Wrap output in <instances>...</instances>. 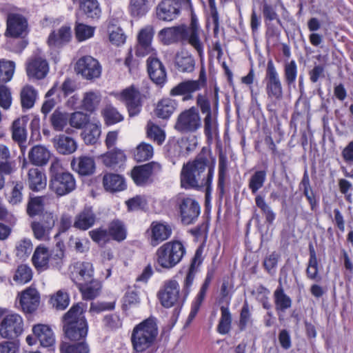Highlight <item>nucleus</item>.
I'll list each match as a JSON object with an SVG mask.
<instances>
[{
	"mask_svg": "<svg viewBox=\"0 0 353 353\" xmlns=\"http://www.w3.org/2000/svg\"><path fill=\"white\" fill-rule=\"evenodd\" d=\"M210 150L203 147L194 160L183 164L180 174L181 188L196 190L205 188L206 196L211 193L215 159L210 163Z\"/></svg>",
	"mask_w": 353,
	"mask_h": 353,
	"instance_id": "nucleus-1",
	"label": "nucleus"
},
{
	"mask_svg": "<svg viewBox=\"0 0 353 353\" xmlns=\"http://www.w3.org/2000/svg\"><path fill=\"white\" fill-rule=\"evenodd\" d=\"M49 188L59 196L67 195L77 187L74 175L65 171L60 160L54 159L49 168Z\"/></svg>",
	"mask_w": 353,
	"mask_h": 353,
	"instance_id": "nucleus-2",
	"label": "nucleus"
},
{
	"mask_svg": "<svg viewBox=\"0 0 353 353\" xmlns=\"http://www.w3.org/2000/svg\"><path fill=\"white\" fill-rule=\"evenodd\" d=\"M268 99L267 110L276 114L280 108V101L283 97L282 82L272 59L268 61L264 78Z\"/></svg>",
	"mask_w": 353,
	"mask_h": 353,
	"instance_id": "nucleus-3",
	"label": "nucleus"
},
{
	"mask_svg": "<svg viewBox=\"0 0 353 353\" xmlns=\"http://www.w3.org/2000/svg\"><path fill=\"white\" fill-rule=\"evenodd\" d=\"M158 326L154 317H149L137 325L131 334L133 349L137 352H143L150 348L158 335Z\"/></svg>",
	"mask_w": 353,
	"mask_h": 353,
	"instance_id": "nucleus-4",
	"label": "nucleus"
},
{
	"mask_svg": "<svg viewBox=\"0 0 353 353\" xmlns=\"http://www.w3.org/2000/svg\"><path fill=\"white\" fill-rule=\"evenodd\" d=\"M63 331L65 336L71 341L85 339L88 326L83 309L79 303L73 305L63 316Z\"/></svg>",
	"mask_w": 353,
	"mask_h": 353,
	"instance_id": "nucleus-5",
	"label": "nucleus"
},
{
	"mask_svg": "<svg viewBox=\"0 0 353 353\" xmlns=\"http://www.w3.org/2000/svg\"><path fill=\"white\" fill-rule=\"evenodd\" d=\"M185 254V248L179 241L167 242L160 246L156 252L159 265H177Z\"/></svg>",
	"mask_w": 353,
	"mask_h": 353,
	"instance_id": "nucleus-6",
	"label": "nucleus"
},
{
	"mask_svg": "<svg viewBox=\"0 0 353 353\" xmlns=\"http://www.w3.org/2000/svg\"><path fill=\"white\" fill-rule=\"evenodd\" d=\"M174 199L183 224L188 225L195 223L201 213L199 202L184 194H177Z\"/></svg>",
	"mask_w": 353,
	"mask_h": 353,
	"instance_id": "nucleus-7",
	"label": "nucleus"
},
{
	"mask_svg": "<svg viewBox=\"0 0 353 353\" xmlns=\"http://www.w3.org/2000/svg\"><path fill=\"white\" fill-rule=\"evenodd\" d=\"M178 275L171 279L166 280L158 292V297L161 304L166 308L176 305L183 304V294L180 292L179 282L176 279Z\"/></svg>",
	"mask_w": 353,
	"mask_h": 353,
	"instance_id": "nucleus-8",
	"label": "nucleus"
},
{
	"mask_svg": "<svg viewBox=\"0 0 353 353\" xmlns=\"http://www.w3.org/2000/svg\"><path fill=\"white\" fill-rule=\"evenodd\" d=\"M118 101L124 103L130 117L138 115L142 108V97L139 90L132 85L121 92L110 93Z\"/></svg>",
	"mask_w": 353,
	"mask_h": 353,
	"instance_id": "nucleus-9",
	"label": "nucleus"
},
{
	"mask_svg": "<svg viewBox=\"0 0 353 353\" xmlns=\"http://www.w3.org/2000/svg\"><path fill=\"white\" fill-rule=\"evenodd\" d=\"M201 125V117L199 110L192 107L179 114L174 128L181 134H188L196 132Z\"/></svg>",
	"mask_w": 353,
	"mask_h": 353,
	"instance_id": "nucleus-10",
	"label": "nucleus"
},
{
	"mask_svg": "<svg viewBox=\"0 0 353 353\" xmlns=\"http://www.w3.org/2000/svg\"><path fill=\"white\" fill-rule=\"evenodd\" d=\"M24 330V323L21 315L12 313L5 316L0 323V336L5 339L13 340Z\"/></svg>",
	"mask_w": 353,
	"mask_h": 353,
	"instance_id": "nucleus-11",
	"label": "nucleus"
},
{
	"mask_svg": "<svg viewBox=\"0 0 353 353\" xmlns=\"http://www.w3.org/2000/svg\"><path fill=\"white\" fill-rule=\"evenodd\" d=\"M74 70L86 80H94L100 77L102 67L99 61L91 56H83L76 63Z\"/></svg>",
	"mask_w": 353,
	"mask_h": 353,
	"instance_id": "nucleus-12",
	"label": "nucleus"
},
{
	"mask_svg": "<svg viewBox=\"0 0 353 353\" xmlns=\"http://www.w3.org/2000/svg\"><path fill=\"white\" fill-rule=\"evenodd\" d=\"M57 217L52 212H45L39 221H34L31 223V229L34 237L41 241H47L50 239V232L54 227Z\"/></svg>",
	"mask_w": 353,
	"mask_h": 353,
	"instance_id": "nucleus-13",
	"label": "nucleus"
},
{
	"mask_svg": "<svg viewBox=\"0 0 353 353\" xmlns=\"http://www.w3.org/2000/svg\"><path fill=\"white\" fill-rule=\"evenodd\" d=\"M154 30L148 26L140 30L137 37V44L134 47V54L138 57H144L150 54H154V50L152 42L154 37Z\"/></svg>",
	"mask_w": 353,
	"mask_h": 353,
	"instance_id": "nucleus-14",
	"label": "nucleus"
},
{
	"mask_svg": "<svg viewBox=\"0 0 353 353\" xmlns=\"http://www.w3.org/2000/svg\"><path fill=\"white\" fill-rule=\"evenodd\" d=\"M162 170L161 165L152 161L137 166L132 170V178L138 185H143L150 181V177L159 174Z\"/></svg>",
	"mask_w": 353,
	"mask_h": 353,
	"instance_id": "nucleus-15",
	"label": "nucleus"
},
{
	"mask_svg": "<svg viewBox=\"0 0 353 353\" xmlns=\"http://www.w3.org/2000/svg\"><path fill=\"white\" fill-rule=\"evenodd\" d=\"M28 21L26 19L19 14H10L7 19L6 37L19 38L23 37L28 33Z\"/></svg>",
	"mask_w": 353,
	"mask_h": 353,
	"instance_id": "nucleus-16",
	"label": "nucleus"
},
{
	"mask_svg": "<svg viewBox=\"0 0 353 353\" xmlns=\"http://www.w3.org/2000/svg\"><path fill=\"white\" fill-rule=\"evenodd\" d=\"M159 37L161 41L165 45H170L178 41H187L189 43L187 26L185 25L163 28L159 32Z\"/></svg>",
	"mask_w": 353,
	"mask_h": 353,
	"instance_id": "nucleus-17",
	"label": "nucleus"
},
{
	"mask_svg": "<svg viewBox=\"0 0 353 353\" xmlns=\"http://www.w3.org/2000/svg\"><path fill=\"white\" fill-rule=\"evenodd\" d=\"M147 232L150 245L155 247L171 236L172 228L165 223L153 221Z\"/></svg>",
	"mask_w": 353,
	"mask_h": 353,
	"instance_id": "nucleus-18",
	"label": "nucleus"
},
{
	"mask_svg": "<svg viewBox=\"0 0 353 353\" xmlns=\"http://www.w3.org/2000/svg\"><path fill=\"white\" fill-rule=\"evenodd\" d=\"M48 70V63L41 57L33 56L27 63L26 72L29 77L42 79L47 75Z\"/></svg>",
	"mask_w": 353,
	"mask_h": 353,
	"instance_id": "nucleus-19",
	"label": "nucleus"
},
{
	"mask_svg": "<svg viewBox=\"0 0 353 353\" xmlns=\"http://www.w3.org/2000/svg\"><path fill=\"white\" fill-rule=\"evenodd\" d=\"M40 296L35 288H28L19 296V303L22 310L26 313H32L39 307Z\"/></svg>",
	"mask_w": 353,
	"mask_h": 353,
	"instance_id": "nucleus-20",
	"label": "nucleus"
},
{
	"mask_svg": "<svg viewBox=\"0 0 353 353\" xmlns=\"http://www.w3.org/2000/svg\"><path fill=\"white\" fill-rule=\"evenodd\" d=\"M148 72L152 81L156 84L162 85L166 81V70L161 61L153 56L147 60Z\"/></svg>",
	"mask_w": 353,
	"mask_h": 353,
	"instance_id": "nucleus-21",
	"label": "nucleus"
},
{
	"mask_svg": "<svg viewBox=\"0 0 353 353\" xmlns=\"http://www.w3.org/2000/svg\"><path fill=\"white\" fill-rule=\"evenodd\" d=\"M51 155V152L46 146L38 144L30 148L28 152V158L32 165L44 166L48 163Z\"/></svg>",
	"mask_w": 353,
	"mask_h": 353,
	"instance_id": "nucleus-22",
	"label": "nucleus"
},
{
	"mask_svg": "<svg viewBox=\"0 0 353 353\" xmlns=\"http://www.w3.org/2000/svg\"><path fill=\"white\" fill-rule=\"evenodd\" d=\"M200 90L199 84L193 80L182 81L173 87L170 94L171 96H183V101L191 100L193 98V93Z\"/></svg>",
	"mask_w": 353,
	"mask_h": 353,
	"instance_id": "nucleus-23",
	"label": "nucleus"
},
{
	"mask_svg": "<svg viewBox=\"0 0 353 353\" xmlns=\"http://www.w3.org/2000/svg\"><path fill=\"white\" fill-rule=\"evenodd\" d=\"M72 169L82 176H89L95 171V162L92 157L88 156H80L74 158L71 161Z\"/></svg>",
	"mask_w": 353,
	"mask_h": 353,
	"instance_id": "nucleus-24",
	"label": "nucleus"
},
{
	"mask_svg": "<svg viewBox=\"0 0 353 353\" xmlns=\"http://www.w3.org/2000/svg\"><path fill=\"white\" fill-rule=\"evenodd\" d=\"M174 65L180 72H192L195 68V60L188 52L181 51L175 55Z\"/></svg>",
	"mask_w": 353,
	"mask_h": 353,
	"instance_id": "nucleus-25",
	"label": "nucleus"
},
{
	"mask_svg": "<svg viewBox=\"0 0 353 353\" xmlns=\"http://www.w3.org/2000/svg\"><path fill=\"white\" fill-rule=\"evenodd\" d=\"M32 332L42 346L50 347L54 344V334L50 326L44 324H38L33 327Z\"/></svg>",
	"mask_w": 353,
	"mask_h": 353,
	"instance_id": "nucleus-26",
	"label": "nucleus"
},
{
	"mask_svg": "<svg viewBox=\"0 0 353 353\" xmlns=\"http://www.w3.org/2000/svg\"><path fill=\"white\" fill-rule=\"evenodd\" d=\"M170 1H162L157 8V16L163 21H170L174 19L179 14V8L176 3L171 5Z\"/></svg>",
	"mask_w": 353,
	"mask_h": 353,
	"instance_id": "nucleus-27",
	"label": "nucleus"
},
{
	"mask_svg": "<svg viewBox=\"0 0 353 353\" xmlns=\"http://www.w3.org/2000/svg\"><path fill=\"white\" fill-rule=\"evenodd\" d=\"M96 221V215L90 208H84L76 216L73 226L81 230H86L92 227Z\"/></svg>",
	"mask_w": 353,
	"mask_h": 353,
	"instance_id": "nucleus-28",
	"label": "nucleus"
},
{
	"mask_svg": "<svg viewBox=\"0 0 353 353\" xmlns=\"http://www.w3.org/2000/svg\"><path fill=\"white\" fill-rule=\"evenodd\" d=\"M56 150L61 154H70L77 149V143L72 137L65 134H59L54 139Z\"/></svg>",
	"mask_w": 353,
	"mask_h": 353,
	"instance_id": "nucleus-29",
	"label": "nucleus"
},
{
	"mask_svg": "<svg viewBox=\"0 0 353 353\" xmlns=\"http://www.w3.org/2000/svg\"><path fill=\"white\" fill-rule=\"evenodd\" d=\"M189 44L197 52L201 59L203 58V45L199 39V28L197 21L192 19L190 27H187Z\"/></svg>",
	"mask_w": 353,
	"mask_h": 353,
	"instance_id": "nucleus-30",
	"label": "nucleus"
},
{
	"mask_svg": "<svg viewBox=\"0 0 353 353\" xmlns=\"http://www.w3.org/2000/svg\"><path fill=\"white\" fill-rule=\"evenodd\" d=\"M196 146L197 140L195 137L190 140L182 139L171 146L170 152H172L174 156L178 157H184L194 150Z\"/></svg>",
	"mask_w": 353,
	"mask_h": 353,
	"instance_id": "nucleus-31",
	"label": "nucleus"
},
{
	"mask_svg": "<svg viewBox=\"0 0 353 353\" xmlns=\"http://www.w3.org/2000/svg\"><path fill=\"white\" fill-rule=\"evenodd\" d=\"M102 96L98 90H90L83 94L81 108L89 112H93L99 105Z\"/></svg>",
	"mask_w": 353,
	"mask_h": 353,
	"instance_id": "nucleus-32",
	"label": "nucleus"
},
{
	"mask_svg": "<svg viewBox=\"0 0 353 353\" xmlns=\"http://www.w3.org/2000/svg\"><path fill=\"white\" fill-rule=\"evenodd\" d=\"M28 183L30 189L39 191L46 188L47 180L46 175L38 168H31L28 171Z\"/></svg>",
	"mask_w": 353,
	"mask_h": 353,
	"instance_id": "nucleus-33",
	"label": "nucleus"
},
{
	"mask_svg": "<svg viewBox=\"0 0 353 353\" xmlns=\"http://www.w3.org/2000/svg\"><path fill=\"white\" fill-rule=\"evenodd\" d=\"M71 38L69 26H62L57 31H53L49 36L48 43L50 46L59 47L68 43Z\"/></svg>",
	"mask_w": 353,
	"mask_h": 353,
	"instance_id": "nucleus-34",
	"label": "nucleus"
},
{
	"mask_svg": "<svg viewBox=\"0 0 353 353\" xmlns=\"http://www.w3.org/2000/svg\"><path fill=\"white\" fill-rule=\"evenodd\" d=\"M90 283L83 285H77L79 291L82 294L83 299L85 300H92L97 297L101 290V283L97 279L89 281Z\"/></svg>",
	"mask_w": 353,
	"mask_h": 353,
	"instance_id": "nucleus-35",
	"label": "nucleus"
},
{
	"mask_svg": "<svg viewBox=\"0 0 353 353\" xmlns=\"http://www.w3.org/2000/svg\"><path fill=\"white\" fill-rule=\"evenodd\" d=\"M105 189L110 192L122 191L125 188L124 179L119 174H107L103 179Z\"/></svg>",
	"mask_w": 353,
	"mask_h": 353,
	"instance_id": "nucleus-36",
	"label": "nucleus"
},
{
	"mask_svg": "<svg viewBox=\"0 0 353 353\" xmlns=\"http://www.w3.org/2000/svg\"><path fill=\"white\" fill-rule=\"evenodd\" d=\"M70 278L77 285L81 284V281H89L92 279L94 270L92 266H72Z\"/></svg>",
	"mask_w": 353,
	"mask_h": 353,
	"instance_id": "nucleus-37",
	"label": "nucleus"
},
{
	"mask_svg": "<svg viewBox=\"0 0 353 353\" xmlns=\"http://www.w3.org/2000/svg\"><path fill=\"white\" fill-rule=\"evenodd\" d=\"M175 101L165 98L159 101L155 108V114L159 118L163 119H168L174 112L176 108Z\"/></svg>",
	"mask_w": 353,
	"mask_h": 353,
	"instance_id": "nucleus-38",
	"label": "nucleus"
},
{
	"mask_svg": "<svg viewBox=\"0 0 353 353\" xmlns=\"http://www.w3.org/2000/svg\"><path fill=\"white\" fill-rule=\"evenodd\" d=\"M101 115L107 125H112L124 119L123 115L112 104H107L101 110Z\"/></svg>",
	"mask_w": 353,
	"mask_h": 353,
	"instance_id": "nucleus-39",
	"label": "nucleus"
},
{
	"mask_svg": "<svg viewBox=\"0 0 353 353\" xmlns=\"http://www.w3.org/2000/svg\"><path fill=\"white\" fill-rule=\"evenodd\" d=\"M298 75L297 64L294 60L287 61L283 65V77L285 83L289 90L292 87L294 88V84Z\"/></svg>",
	"mask_w": 353,
	"mask_h": 353,
	"instance_id": "nucleus-40",
	"label": "nucleus"
},
{
	"mask_svg": "<svg viewBox=\"0 0 353 353\" xmlns=\"http://www.w3.org/2000/svg\"><path fill=\"white\" fill-rule=\"evenodd\" d=\"M101 159L105 166L114 168L124 163L126 157L122 150L117 149L104 154L101 156Z\"/></svg>",
	"mask_w": 353,
	"mask_h": 353,
	"instance_id": "nucleus-41",
	"label": "nucleus"
},
{
	"mask_svg": "<svg viewBox=\"0 0 353 353\" xmlns=\"http://www.w3.org/2000/svg\"><path fill=\"white\" fill-rule=\"evenodd\" d=\"M101 125L99 123H90L81 133L82 138L86 144L96 143L101 135Z\"/></svg>",
	"mask_w": 353,
	"mask_h": 353,
	"instance_id": "nucleus-42",
	"label": "nucleus"
},
{
	"mask_svg": "<svg viewBox=\"0 0 353 353\" xmlns=\"http://www.w3.org/2000/svg\"><path fill=\"white\" fill-rule=\"evenodd\" d=\"M274 299L276 310L284 312L291 307L292 300L285 294L281 285H279L274 291Z\"/></svg>",
	"mask_w": 353,
	"mask_h": 353,
	"instance_id": "nucleus-43",
	"label": "nucleus"
},
{
	"mask_svg": "<svg viewBox=\"0 0 353 353\" xmlns=\"http://www.w3.org/2000/svg\"><path fill=\"white\" fill-rule=\"evenodd\" d=\"M37 97V91L30 85H25L21 91V102L23 108L33 107Z\"/></svg>",
	"mask_w": 353,
	"mask_h": 353,
	"instance_id": "nucleus-44",
	"label": "nucleus"
},
{
	"mask_svg": "<svg viewBox=\"0 0 353 353\" xmlns=\"http://www.w3.org/2000/svg\"><path fill=\"white\" fill-rule=\"evenodd\" d=\"M154 155V148L152 145L141 142L133 152V156L137 162L145 161L151 159Z\"/></svg>",
	"mask_w": 353,
	"mask_h": 353,
	"instance_id": "nucleus-45",
	"label": "nucleus"
},
{
	"mask_svg": "<svg viewBox=\"0 0 353 353\" xmlns=\"http://www.w3.org/2000/svg\"><path fill=\"white\" fill-rule=\"evenodd\" d=\"M50 122L55 131H63L69 123V114L56 110L50 117Z\"/></svg>",
	"mask_w": 353,
	"mask_h": 353,
	"instance_id": "nucleus-46",
	"label": "nucleus"
},
{
	"mask_svg": "<svg viewBox=\"0 0 353 353\" xmlns=\"http://www.w3.org/2000/svg\"><path fill=\"white\" fill-rule=\"evenodd\" d=\"M27 138V132L23 120L17 119L12 124V139L17 142L23 151L22 143L26 142Z\"/></svg>",
	"mask_w": 353,
	"mask_h": 353,
	"instance_id": "nucleus-47",
	"label": "nucleus"
},
{
	"mask_svg": "<svg viewBox=\"0 0 353 353\" xmlns=\"http://www.w3.org/2000/svg\"><path fill=\"white\" fill-rule=\"evenodd\" d=\"M81 8L88 17L99 19L101 10L97 0H83L81 2Z\"/></svg>",
	"mask_w": 353,
	"mask_h": 353,
	"instance_id": "nucleus-48",
	"label": "nucleus"
},
{
	"mask_svg": "<svg viewBox=\"0 0 353 353\" xmlns=\"http://www.w3.org/2000/svg\"><path fill=\"white\" fill-rule=\"evenodd\" d=\"M50 259L48 248L43 244L37 245L32 256V265H48Z\"/></svg>",
	"mask_w": 353,
	"mask_h": 353,
	"instance_id": "nucleus-49",
	"label": "nucleus"
},
{
	"mask_svg": "<svg viewBox=\"0 0 353 353\" xmlns=\"http://www.w3.org/2000/svg\"><path fill=\"white\" fill-rule=\"evenodd\" d=\"M221 318L217 325V332L221 334H226L231 330L232 316L228 307H221Z\"/></svg>",
	"mask_w": 353,
	"mask_h": 353,
	"instance_id": "nucleus-50",
	"label": "nucleus"
},
{
	"mask_svg": "<svg viewBox=\"0 0 353 353\" xmlns=\"http://www.w3.org/2000/svg\"><path fill=\"white\" fill-rule=\"evenodd\" d=\"M146 133L148 138L156 142L159 145L165 141V134L164 131L152 121H149L147 124Z\"/></svg>",
	"mask_w": 353,
	"mask_h": 353,
	"instance_id": "nucleus-51",
	"label": "nucleus"
},
{
	"mask_svg": "<svg viewBox=\"0 0 353 353\" xmlns=\"http://www.w3.org/2000/svg\"><path fill=\"white\" fill-rule=\"evenodd\" d=\"M32 250V243L30 239L24 238L17 242L15 245L16 256L25 261L28 258Z\"/></svg>",
	"mask_w": 353,
	"mask_h": 353,
	"instance_id": "nucleus-52",
	"label": "nucleus"
},
{
	"mask_svg": "<svg viewBox=\"0 0 353 353\" xmlns=\"http://www.w3.org/2000/svg\"><path fill=\"white\" fill-rule=\"evenodd\" d=\"M266 179L265 170L256 171L250 178L248 188L252 194H256L264 185Z\"/></svg>",
	"mask_w": 353,
	"mask_h": 353,
	"instance_id": "nucleus-53",
	"label": "nucleus"
},
{
	"mask_svg": "<svg viewBox=\"0 0 353 353\" xmlns=\"http://www.w3.org/2000/svg\"><path fill=\"white\" fill-rule=\"evenodd\" d=\"M90 116L82 112H74L69 114V123L71 127L83 129L90 124Z\"/></svg>",
	"mask_w": 353,
	"mask_h": 353,
	"instance_id": "nucleus-54",
	"label": "nucleus"
},
{
	"mask_svg": "<svg viewBox=\"0 0 353 353\" xmlns=\"http://www.w3.org/2000/svg\"><path fill=\"white\" fill-rule=\"evenodd\" d=\"M108 233H110V237L112 239L121 241L126 237V231L123 225L122 222L116 220L112 221L108 227Z\"/></svg>",
	"mask_w": 353,
	"mask_h": 353,
	"instance_id": "nucleus-55",
	"label": "nucleus"
},
{
	"mask_svg": "<svg viewBox=\"0 0 353 353\" xmlns=\"http://www.w3.org/2000/svg\"><path fill=\"white\" fill-rule=\"evenodd\" d=\"M90 347L85 341L69 344L62 343L60 346L61 353H90Z\"/></svg>",
	"mask_w": 353,
	"mask_h": 353,
	"instance_id": "nucleus-56",
	"label": "nucleus"
},
{
	"mask_svg": "<svg viewBox=\"0 0 353 353\" xmlns=\"http://www.w3.org/2000/svg\"><path fill=\"white\" fill-rule=\"evenodd\" d=\"M15 63L12 61L0 60V81H10L14 74Z\"/></svg>",
	"mask_w": 353,
	"mask_h": 353,
	"instance_id": "nucleus-57",
	"label": "nucleus"
},
{
	"mask_svg": "<svg viewBox=\"0 0 353 353\" xmlns=\"http://www.w3.org/2000/svg\"><path fill=\"white\" fill-rule=\"evenodd\" d=\"M70 298L67 292L63 290H59L55 294L52 296L50 303L57 310H63L69 305Z\"/></svg>",
	"mask_w": 353,
	"mask_h": 353,
	"instance_id": "nucleus-58",
	"label": "nucleus"
},
{
	"mask_svg": "<svg viewBox=\"0 0 353 353\" xmlns=\"http://www.w3.org/2000/svg\"><path fill=\"white\" fill-rule=\"evenodd\" d=\"M108 31L109 32V39L112 44L119 46L125 42L126 37L120 27L110 24L108 27Z\"/></svg>",
	"mask_w": 353,
	"mask_h": 353,
	"instance_id": "nucleus-59",
	"label": "nucleus"
},
{
	"mask_svg": "<svg viewBox=\"0 0 353 353\" xmlns=\"http://www.w3.org/2000/svg\"><path fill=\"white\" fill-rule=\"evenodd\" d=\"M228 170V159L225 155L220 154L219 157V179L218 188L221 194L224 193V186Z\"/></svg>",
	"mask_w": 353,
	"mask_h": 353,
	"instance_id": "nucleus-60",
	"label": "nucleus"
},
{
	"mask_svg": "<svg viewBox=\"0 0 353 353\" xmlns=\"http://www.w3.org/2000/svg\"><path fill=\"white\" fill-rule=\"evenodd\" d=\"M10 151L8 147L0 145V171L9 174L12 172L11 163L9 162Z\"/></svg>",
	"mask_w": 353,
	"mask_h": 353,
	"instance_id": "nucleus-61",
	"label": "nucleus"
},
{
	"mask_svg": "<svg viewBox=\"0 0 353 353\" xmlns=\"http://www.w3.org/2000/svg\"><path fill=\"white\" fill-rule=\"evenodd\" d=\"M146 0H130V12L134 17H141L149 10Z\"/></svg>",
	"mask_w": 353,
	"mask_h": 353,
	"instance_id": "nucleus-62",
	"label": "nucleus"
},
{
	"mask_svg": "<svg viewBox=\"0 0 353 353\" xmlns=\"http://www.w3.org/2000/svg\"><path fill=\"white\" fill-rule=\"evenodd\" d=\"M32 278V271L29 266H18L13 280L19 284H25Z\"/></svg>",
	"mask_w": 353,
	"mask_h": 353,
	"instance_id": "nucleus-63",
	"label": "nucleus"
},
{
	"mask_svg": "<svg viewBox=\"0 0 353 353\" xmlns=\"http://www.w3.org/2000/svg\"><path fill=\"white\" fill-rule=\"evenodd\" d=\"M43 197L36 196L30 198L27 205V213L34 216L41 212L43 209Z\"/></svg>",
	"mask_w": 353,
	"mask_h": 353,
	"instance_id": "nucleus-64",
	"label": "nucleus"
}]
</instances>
